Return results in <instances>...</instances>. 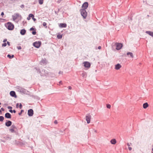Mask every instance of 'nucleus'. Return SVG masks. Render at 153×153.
<instances>
[{
    "instance_id": "nucleus-1",
    "label": "nucleus",
    "mask_w": 153,
    "mask_h": 153,
    "mask_svg": "<svg viewBox=\"0 0 153 153\" xmlns=\"http://www.w3.org/2000/svg\"><path fill=\"white\" fill-rule=\"evenodd\" d=\"M81 14L84 19H85L87 16V13L85 9H82L80 10Z\"/></svg>"
},
{
    "instance_id": "nucleus-2",
    "label": "nucleus",
    "mask_w": 153,
    "mask_h": 153,
    "mask_svg": "<svg viewBox=\"0 0 153 153\" xmlns=\"http://www.w3.org/2000/svg\"><path fill=\"white\" fill-rule=\"evenodd\" d=\"M12 18L13 21H15L17 19H20L22 16L21 15L18 13H16L12 16Z\"/></svg>"
},
{
    "instance_id": "nucleus-3",
    "label": "nucleus",
    "mask_w": 153,
    "mask_h": 153,
    "mask_svg": "<svg viewBox=\"0 0 153 153\" xmlns=\"http://www.w3.org/2000/svg\"><path fill=\"white\" fill-rule=\"evenodd\" d=\"M5 25L7 29H13L14 27L13 25L10 22H8L5 24Z\"/></svg>"
},
{
    "instance_id": "nucleus-4",
    "label": "nucleus",
    "mask_w": 153,
    "mask_h": 153,
    "mask_svg": "<svg viewBox=\"0 0 153 153\" xmlns=\"http://www.w3.org/2000/svg\"><path fill=\"white\" fill-rule=\"evenodd\" d=\"M84 67L85 68H87L88 69L90 67L91 64L89 62H83Z\"/></svg>"
},
{
    "instance_id": "nucleus-5",
    "label": "nucleus",
    "mask_w": 153,
    "mask_h": 153,
    "mask_svg": "<svg viewBox=\"0 0 153 153\" xmlns=\"http://www.w3.org/2000/svg\"><path fill=\"white\" fill-rule=\"evenodd\" d=\"M41 44V42H36L33 43V46L36 48H39Z\"/></svg>"
},
{
    "instance_id": "nucleus-6",
    "label": "nucleus",
    "mask_w": 153,
    "mask_h": 153,
    "mask_svg": "<svg viewBox=\"0 0 153 153\" xmlns=\"http://www.w3.org/2000/svg\"><path fill=\"white\" fill-rule=\"evenodd\" d=\"M91 118V116L90 115H87L86 117V120L88 123H90V120Z\"/></svg>"
},
{
    "instance_id": "nucleus-7",
    "label": "nucleus",
    "mask_w": 153,
    "mask_h": 153,
    "mask_svg": "<svg viewBox=\"0 0 153 153\" xmlns=\"http://www.w3.org/2000/svg\"><path fill=\"white\" fill-rule=\"evenodd\" d=\"M33 114V111L32 109H30L28 111V115L30 116H32Z\"/></svg>"
},
{
    "instance_id": "nucleus-8",
    "label": "nucleus",
    "mask_w": 153,
    "mask_h": 153,
    "mask_svg": "<svg viewBox=\"0 0 153 153\" xmlns=\"http://www.w3.org/2000/svg\"><path fill=\"white\" fill-rule=\"evenodd\" d=\"M121 67V65L120 64L118 63L115 65L114 68L116 70H118Z\"/></svg>"
},
{
    "instance_id": "nucleus-9",
    "label": "nucleus",
    "mask_w": 153,
    "mask_h": 153,
    "mask_svg": "<svg viewBox=\"0 0 153 153\" xmlns=\"http://www.w3.org/2000/svg\"><path fill=\"white\" fill-rule=\"evenodd\" d=\"M10 94L11 96L14 97L15 98H16L17 97L15 92L14 91H11L10 92Z\"/></svg>"
},
{
    "instance_id": "nucleus-10",
    "label": "nucleus",
    "mask_w": 153,
    "mask_h": 153,
    "mask_svg": "<svg viewBox=\"0 0 153 153\" xmlns=\"http://www.w3.org/2000/svg\"><path fill=\"white\" fill-rule=\"evenodd\" d=\"M59 26L60 28H65L67 26V25L65 23H60L59 24Z\"/></svg>"
},
{
    "instance_id": "nucleus-11",
    "label": "nucleus",
    "mask_w": 153,
    "mask_h": 153,
    "mask_svg": "<svg viewBox=\"0 0 153 153\" xmlns=\"http://www.w3.org/2000/svg\"><path fill=\"white\" fill-rule=\"evenodd\" d=\"M122 47V45L121 43H117V44L116 49L117 50H120Z\"/></svg>"
},
{
    "instance_id": "nucleus-12",
    "label": "nucleus",
    "mask_w": 153,
    "mask_h": 153,
    "mask_svg": "<svg viewBox=\"0 0 153 153\" xmlns=\"http://www.w3.org/2000/svg\"><path fill=\"white\" fill-rule=\"evenodd\" d=\"M88 3L87 2H85L83 4L82 7L84 8V9H86L88 7Z\"/></svg>"
},
{
    "instance_id": "nucleus-13",
    "label": "nucleus",
    "mask_w": 153,
    "mask_h": 153,
    "mask_svg": "<svg viewBox=\"0 0 153 153\" xmlns=\"http://www.w3.org/2000/svg\"><path fill=\"white\" fill-rule=\"evenodd\" d=\"M16 128V127L15 126L12 125L11 128L9 130L12 133H13L14 132V129Z\"/></svg>"
},
{
    "instance_id": "nucleus-14",
    "label": "nucleus",
    "mask_w": 153,
    "mask_h": 153,
    "mask_svg": "<svg viewBox=\"0 0 153 153\" xmlns=\"http://www.w3.org/2000/svg\"><path fill=\"white\" fill-rule=\"evenodd\" d=\"M12 124V122L10 121H8L5 123V125L7 126H10Z\"/></svg>"
},
{
    "instance_id": "nucleus-15",
    "label": "nucleus",
    "mask_w": 153,
    "mask_h": 153,
    "mask_svg": "<svg viewBox=\"0 0 153 153\" xmlns=\"http://www.w3.org/2000/svg\"><path fill=\"white\" fill-rule=\"evenodd\" d=\"M5 117L6 118H11V115L10 113H7L5 114Z\"/></svg>"
},
{
    "instance_id": "nucleus-16",
    "label": "nucleus",
    "mask_w": 153,
    "mask_h": 153,
    "mask_svg": "<svg viewBox=\"0 0 153 153\" xmlns=\"http://www.w3.org/2000/svg\"><path fill=\"white\" fill-rule=\"evenodd\" d=\"M110 142L112 144H115L116 143V140L115 139H113L111 140Z\"/></svg>"
},
{
    "instance_id": "nucleus-17",
    "label": "nucleus",
    "mask_w": 153,
    "mask_h": 153,
    "mask_svg": "<svg viewBox=\"0 0 153 153\" xmlns=\"http://www.w3.org/2000/svg\"><path fill=\"white\" fill-rule=\"evenodd\" d=\"M149 105L146 102L143 104V107L144 108H146L148 107Z\"/></svg>"
},
{
    "instance_id": "nucleus-18",
    "label": "nucleus",
    "mask_w": 153,
    "mask_h": 153,
    "mask_svg": "<svg viewBox=\"0 0 153 153\" xmlns=\"http://www.w3.org/2000/svg\"><path fill=\"white\" fill-rule=\"evenodd\" d=\"M32 17H34V15L32 14H30L28 16L27 18V19L28 20H29L30 19L31 17L32 18Z\"/></svg>"
},
{
    "instance_id": "nucleus-19",
    "label": "nucleus",
    "mask_w": 153,
    "mask_h": 153,
    "mask_svg": "<svg viewBox=\"0 0 153 153\" xmlns=\"http://www.w3.org/2000/svg\"><path fill=\"white\" fill-rule=\"evenodd\" d=\"M146 33L153 37V32H151V31H146Z\"/></svg>"
},
{
    "instance_id": "nucleus-20",
    "label": "nucleus",
    "mask_w": 153,
    "mask_h": 153,
    "mask_svg": "<svg viewBox=\"0 0 153 153\" xmlns=\"http://www.w3.org/2000/svg\"><path fill=\"white\" fill-rule=\"evenodd\" d=\"M26 32V30L25 29H22L20 32V33L22 35H24Z\"/></svg>"
},
{
    "instance_id": "nucleus-21",
    "label": "nucleus",
    "mask_w": 153,
    "mask_h": 153,
    "mask_svg": "<svg viewBox=\"0 0 153 153\" xmlns=\"http://www.w3.org/2000/svg\"><path fill=\"white\" fill-rule=\"evenodd\" d=\"M127 54L128 55H129L132 58H133V57H134L133 54L132 53L128 52L127 53Z\"/></svg>"
},
{
    "instance_id": "nucleus-22",
    "label": "nucleus",
    "mask_w": 153,
    "mask_h": 153,
    "mask_svg": "<svg viewBox=\"0 0 153 153\" xmlns=\"http://www.w3.org/2000/svg\"><path fill=\"white\" fill-rule=\"evenodd\" d=\"M7 57H8L9 58H13V57H14V55H12L11 56L9 55V54H8L7 55Z\"/></svg>"
},
{
    "instance_id": "nucleus-23",
    "label": "nucleus",
    "mask_w": 153,
    "mask_h": 153,
    "mask_svg": "<svg viewBox=\"0 0 153 153\" xmlns=\"http://www.w3.org/2000/svg\"><path fill=\"white\" fill-rule=\"evenodd\" d=\"M38 1L39 4H42L43 3V0H38Z\"/></svg>"
},
{
    "instance_id": "nucleus-24",
    "label": "nucleus",
    "mask_w": 153,
    "mask_h": 153,
    "mask_svg": "<svg viewBox=\"0 0 153 153\" xmlns=\"http://www.w3.org/2000/svg\"><path fill=\"white\" fill-rule=\"evenodd\" d=\"M57 37L58 39H61L62 38V35L59 34H58L57 35Z\"/></svg>"
},
{
    "instance_id": "nucleus-25",
    "label": "nucleus",
    "mask_w": 153,
    "mask_h": 153,
    "mask_svg": "<svg viewBox=\"0 0 153 153\" xmlns=\"http://www.w3.org/2000/svg\"><path fill=\"white\" fill-rule=\"evenodd\" d=\"M4 120V117L3 116H0V121H2Z\"/></svg>"
},
{
    "instance_id": "nucleus-26",
    "label": "nucleus",
    "mask_w": 153,
    "mask_h": 153,
    "mask_svg": "<svg viewBox=\"0 0 153 153\" xmlns=\"http://www.w3.org/2000/svg\"><path fill=\"white\" fill-rule=\"evenodd\" d=\"M106 107L107 108L110 109L111 107V105L109 104H107L106 105Z\"/></svg>"
},
{
    "instance_id": "nucleus-27",
    "label": "nucleus",
    "mask_w": 153,
    "mask_h": 153,
    "mask_svg": "<svg viewBox=\"0 0 153 153\" xmlns=\"http://www.w3.org/2000/svg\"><path fill=\"white\" fill-rule=\"evenodd\" d=\"M82 75L83 77H85L86 76V74L85 72L83 73H82Z\"/></svg>"
},
{
    "instance_id": "nucleus-28",
    "label": "nucleus",
    "mask_w": 153,
    "mask_h": 153,
    "mask_svg": "<svg viewBox=\"0 0 153 153\" xmlns=\"http://www.w3.org/2000/svg\"><path fill=\"white\" fill-rule=\"evenodd\" d=\"M7 45V43H4L2 44V47H5Z\"/></svg>"
},
{
    "instance_id": "nucleus-29",
    "label": "nucleus",
    "mask_w": 153,
    "mask_h": 153,
    "mask_svg": "<svg viewBox=\"0 0 153 153\" xmlns=\"http://www.w3.org/2000/svg\"><path fill=\"white\" fill-rule=\"evenodd\" d=\"M46 23L45 22H44L43 23V24H42V25H43L44 26H46Z\"/></svg>"
},
{
    "instance_id": "nucleus-30",
    "label": "nucleus",
    "mask_w": 153,
    "mask_h": 153,
    "mask_svg": "<svg viewBox=\"0 0 153 153\" xmlns=\"http://www.w3.org/2000/svg\"><path fill=\"white\" fill-rule=\"evenodd\" d=\"M32 33L33 34V35H35L36 34V32L35 31H33L32 32Z\"/></svg>"
},
{
    "instance_id": "nucleus-31",
    "label": "nucleus",
    "mask_w": 153,
    "mask_h": 153,
    "mask_svg": "<svg viewBox=\"0 0 153 153\" xmlns=\"http://www.w3.org/2000/svg\"><path fill=\"white\" fill-rule=\"evenodd\" d=\"M22 104L21 103H20L19 104V108L20 109L22 108Z\"/></svg>"
},
{
    "instance_id": "nucleus-32",
    "label": "nucleus",
    "mask_w": 153,
    "mask_h": 153,
    "mask_svg": "<svg viewBox=\"0 0 153 153\" xmlns=\"http://www.w3.org/2000/svg\"><path fill=\"white\" fill-rule=\"evenodd\" d=\"M7 108L8 109H12V107L11 106H8Z\"/></svg>"
},
{
    "instance_id": "nucleus-33",
    "label": "nucleus",
    "mask_w": 153,
    "mask_h": 153,
    "mask_svg": "<svg viewBox=\"0 0 153 153\" xmlns=\"http://www.w3.org/2000/svg\"><path fill=\"white\" fill-rule=\"evenodd\" d=\"M68 88L69 90H71L72 89V87L70 86H69L68 87Z\"/></svg>"
},
{
    "instance_id": "nucleus-34",
    "label": "nucleus",
    "mask_w": 153,
    "mask_h": 153,
    "mask_svg": "<svg viewBox=\"0 0 153 153\" xmlns=\"http://www.w3.org/2000/svg\"><path fill=\"white\" fill-rule=\"evenodd\" d=\"M34 17H32V19H33V20L34 21H35L36 20V19L34 18Z\"/></svg>"
},
{
    "instance_id": "nucleus-35",
    "label": "nucleus",
    "mask_w": 153,
    "mask_h": 153,
    "mask_svg": "<svg viewBox=\"0 0 153 153\" xmlns=\"http://www.w3.org/2000/svg\"><path fill=\"white\" fill-rule=\"evenodd\" d=\"M128 149L130 151H131L132 149V148L131 147H128Z\"/></svg>"
},
{
    "instance_id": "nucleus-36",
    "label": "nucleus",
    "mask_w": 153,
    "mask_h": 153,
    "mask_svg": "<svg viewBox=\"0 0 153 153\" xmlns=\"http://www.w3.org/2000/svg\"><path fill=\"white\" fill-rule=\"evenodd\" d=\"M16 107L17 108H18V107H19V104L18 103L16 104Z\"/></svg>"
},
{
    "instance_id": "nucleus-37",
    "label": "nucleus",
    "mask_w": 153,
    "mask_h": 153,
    "mask_svg": "<svg viewBox=\"0 0 153 153\" xmlns=\"http://www.w3.org/2000/svg\"><path fill=\"white\" fill-rule=\"evenodd\" d=\"M7 41V39H4V40H3V42H6Z\"/></svg>"
},
{
    "instance_id": "nucleus-38",
    "label": "nucleus",
    "mask_w": 153,
    "mask_h": 153,
    "mask_svg": "<svg viewBox=\"0 0 153 153\" xmlns=\"http://www.w3.org/2000/svg\"><path fill=\"white\" fill-rule=\"evenodd\" d=\"M7 44L8 46H10V44L9 42H7Z\"/></svg>"
},
{
    "instance_id": "nucleus-39",
    "label": "nucleus",
    "mask_w": 153,
    "mask_h": 153,
    "mask_svg": "<svg viewBox=\"0 0 153 153\" xmlns=\"http://www.w3.org/2000/svg\"><path fill=\"white\" fill-rule=\"evenodd\" d=\"M21 7L22 8H23L24 7V5L23 4H22L21 5Z\"/></svg>"
},
{
    "instance_id": "nucleus-40",
    "label": "nucleus",
    "mask_w": 153,
    "mask_h": 153,
    "mask_svg": "<svg viewBox=\"0 0 153 153\" xmlns=\"http://www.w3.org/2000/svg\"><path fill=\"white\" fill-rule=\"evenodd\" d=\"M4 15V13L3 12H1V16H3Z\"/></svg>"
},
{
    "instance_id": "nucleus-41",
    "label": "nucleus",
    "mask_w": 153,
    "mask_h": 153,
    "mask_svg": "<svg viewBox=\"0 0 153 153\" xmlns=\"http://www.w3.org/2000/svg\"><path fill=\"white\" fill-rule=\"evenodd\" d=\"M54 123L55 124L57 123V120H56L54 121Z\"/></svg>"
},
{
    "instance_id": "nucleus-42",
    "label": "nucleus",
    "mask_w": 153,
    "mask_h": 153,
    "mask_svg": "<svg viewBox=\"0 0 153 153\" xmlns=\"http://www.w3.org/2000/svg\"><path fill=\"white\" fill-rule=\"evenodd\" d=\"M59 73L60 74H62V72L60 71H59Z\"/></svg>"
},
{
    "instance_id": "nucleus-43",
    "label": "nucleus",
    "mask_w": 153,
    "mask_h": 153,
    "mask_svg": "<svg viewBox=\"0 0 153 153\" xmlns=\"http://www.w3.org/2000/svg\"><path fill=\"white\" fill-rule=\"evenodd\" d=\"M9 111H10V112L11 113H12V112H13V111L12 110H9Z\"/></svg>"
},
{
    "instance_id": "nucleus-44",
    "label": "nucleus",
    "mask_w": 153,
    "mask_h": 153,
    "mask_svg": "<svg viewBox=\"0 0 153 153\" xmlns=\"http://www.w3.org/2000/svg\"><path fill=\"white\" fill-rule=\"evenodd\" d=\"M127 146H128V147H129V146H130V144H129V143H127Z\"/></svg>"
},
{
    "instance_id": "nucleus-45",
    "label": "nucleus",
    "mask_w": 153,
    "mask_h": 153,
    "mask_svg": "<svg viewBox=\"0 0 153 153\" xmlns=\"http://www.w3.org/2000/svg\"><path fill=\"white\" fill-rule=\"evenodd\" d=\"M1 110L2 111H4V109L2 108H1Z\"/></svg>"
},
{
    "instance_id": "nucleus-46",
    "label": "nucleus",
    "mask_w": 153,
    "mask_h": 153,
    "mask_svg": "<svg viewBox=\"0 0 153 153\" xmlns=\"http://www.w3.org/2000/svg\"><path fill=\"white\" fill-rule=\"evenodd\" d=\"M101 47L100 46H99L98 48V49H101Z\"/></svg>"
},
{
    "instance_id": "nucleus-47",
    "label": "nucleus",
    "mask_w": 153,
    "mask_h": 153,
    "mask_svg": "<svg viewBox=\"0 0 153 153\" xmlns=\"http://www.w3.org/2000/svg\"><path fill=\"white\" fill-rule=\"evenodd\" d=\"M13 112H14V113H15L16 112V111L15 110H13Z\"/></svg>"
},
{
    "instance_id": "nucleus-48",
    "label": "nucleus",
    "mask_w": 153,
    "mask_h": 153,
    "mask_svg": "<svg viewBox=\"0 0 153 153\" xmlns=\"http://www.w3.org/2000/svg\"><path fill=\"white\" fill-rule=\"evenodd\" d=\"M2 114V112H1V111L0 110V114Z\"/></svg>"
},
{
    "instance_id": "nucleus-49",
    "label": "nucleus",
    "mask_w": 153,
    "mask_h": 153,
    "mask_svg": "<svg viewBox=\"0 0 153 153\" xmlns=\"http://www.w3.org/2000/svg\"><path fill=\"white\" fill-rule=\"evenodd\" d=\"M21 49V48L20 46L19 47V48H18V49Z\"/></svg>"
},
{
    "instance_id": "nucleus-50",
    "label": "nucleus",
    "mask_w": 153,
    "mask_h": 153,
    "mask_svg": "<svg viewBox=\"0 0 153 153\" xmlns=\"http://www.w3.org/2000/svg\"><path fill=\"white\" fill-rule=\"evenodd\" d=\"M26 25V23H23V25Z\"/></svg>"
},
{
    "instance_id": "nucleus-51",
    "label": "nucleus",
    "mask_w": 153,
    "mask_h": 153,
    "mask_svg": "<svg viewBox=\"0 0 153 153\" xmlns=\"http://www.w3.org/2000/svg\"><path fill=\"white\" fill-rule=\"evenodd\" d=\"M58 3H60V1H58Z\"/></svg>"
},
{
    "instance_id": "nucleus-52",
    "label": "nucleus",
    "mask_w": 153,
    "mask_h": 153,
    "mask_svg": "<svg viewBox=\"0 0 153 153\" xmlns=\"http://www.w3.org/2000/svg\"><path fill=\"white\" fill-rule=\"evenodd\" d=\"M30 29H34V28L33 27H31Z\"/></svg>"
},
{
    "instance_id": "nucleus-53",
    "label": "nucleus",
    "mask_w": 153,
    "mask_h": 153,
    "mask_svg": "<svg viewBox=\"0 0 153 153\" xmlns=\"http://www.w3.org/2000/svg\"><path fill=\"white\" fill-rule=\"evenodd\" d=\"M61 82V81H60L59 82V83H60Z\"/></svg>"
},
{
    "instance_id": "nucleus-54",
    "label": "nucleus",
    "mask_w": 153,
    "mask_h": 153,
    "mask_svg": "<svg viewBox=\"0 0 153 153\" xmlns=\"http://www.w3.org/2000/svg\"><path fill=\"white\" fill-rule=\"evenodd\" d=\"M34 29H30V30H34Z\"/></svg>"
},
{
    "instance_id": "nucleus-55",
    "label": "nucleus",
    "mask_w": 153,
    "mask_h": 153,
    "mask_svg": "<svg viewBox=\"0 0 153 153\" xmlns=\"http://www.w3.org/2000/svg\"><path fill=\"white\" fill-rule=\"evenodd\" d=\"M9 30H12L13 29H9Z\"/></svg>"
},
{
    "instance_id": "nucleus-56",
    "label": "nucleus",
    "mask_w": 153,
    "mask_h": 153,
    "mask_svg": "<svg viewBox=\"0 0 153 153\" xmlns=\"http://www.w3.org/2000/svg\"><path fill=\"white\" fill-rule=\"evenodd\" d=\"M1 102H0V105H1Z\"/></svg>"
},
{
    "instance_id": "nucleus-57",
    "label": "nucleus",
    "mask_w": 153,
    "mask_h": 153,
    "mask_svg": "<svg viewBox=\"0 0 153 153\" xmlns=\"http://www.w3.org/2000/svg\"><path fill=\"white\" fill-rule=\"evenodd\" d=\"M1 107V106H0V108Z\"/></svg>"
}]
</instances>
